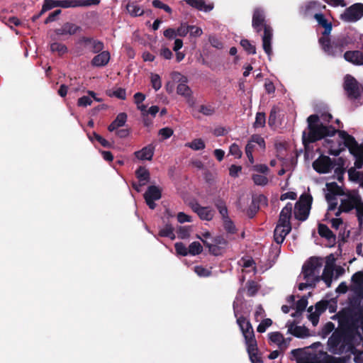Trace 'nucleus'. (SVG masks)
Here are the masks:
<instances>
[{"mask_svg": "<svg viewBox=\"0 0 363 363\" xmlns=\"http://www.w3.org/2000/svg\"><path fill=\"white\" fill-rule=\"evenodd\" d=\"M308 132L302 133V143L306 151L309 150V145L328 136H333L337 133L343 141L344 146L349 150L355 158L354 166L357 169L363 167V144H359L355 138L345 130H338L333 125H325L320 121L317 114H312L307 118Z\"/></svg>", "mask_w": 363, "mask_h": 363, "instance_id": "nucleus-1", "label": "nucleus"}, {"mask_svg": "<svg viewBox=\"0 0 363 363\" xmlns=\"http://www.w3.org/2000/svg\"><path fill=\"white\" fill-rule=\"evenodd\" d=\"M318 43L326 55L333 57H341L344 50L353 44L354 40L349 34H340L333 40L330 36L325 38H319Z\"/></svg>", "mask_w": 363, "mask_h": 363, "instance_id": "nucleus-2", "label": "nucleus"}, {"mask_svg": "<svg viewBox=\"0 0 363 363\" xmlns=\"http://www.w3.org/2000/svg\"><path fill=\"white\" fill-rule=\"evenodd\" d=\"M363 17V4L355 3L346 8L340 16V19L344 22H357Z\"/></svg>", "mask_w": 363, "mask_h": 363, "instance_id": "nucleus-3", "label": "nucleus"}, {"mask_svg": "<svg viewBox=\"0 0 363 363\" xmlns=\"http://www.w3.org/2000/svg\"><path fill=\"white\" fill-rule=\"evenodd\" d=\"M234 315L237 318V324L243 335L245 344L249 343L248 341H256L255 332L252 325L249 320L243 315L238 316V311L234 309Z\"/></svg>", "mask_w": 363, "mask_h": 363, "instance_id": "nucleus-4", "label": "nucleus"}, {"mask_svg": "<svg viewBox=\"0 0 363 363\" xmlns=\"http://www.w3.org/2000/svg\"><path fill=\"white\" fill-rule=\"evenodd\" d=\"M343 88L350 99L355 100L360 97V85L352 75L347 74L344 78Z\"/></svg>", "mask_w": 363, "mask_h": 363, "instance_id": "nucleus-5", "label": "nucleus"}, {"mask_svg": "<svg viewBox=\"0 0 363 363\" xmlns=\"http://www.w3.org/2000/svg\"><path fill=\"white\" fill-rule=\"evenodd\" d=\"M322 267V260L321 259L312 257H311L303 266L302 267V273L303 275V279L308 281L310 279L315 277V276L316 272Z\"/></svg>", "mask_w": 363, "mask_h": 363, "instance_id": "nucleus-6", "label": "nucleus"}, {"mask_svg": "<svg viewBox=\"0 0 363 363\" xmlns=\"http://www.w3.org/2000/svg\"><path fill=\"white\" fill-rule=\"evenodd\" d=\"M252 26L257 33H260L262 30L265 32L267 27H271V26L267 23L265 12L262 8L257 7L254 9L252 13Z\"/></svg>", "mask_w": 363, "mask_h": 363, "instance_id": "nucleus-7", "label": "nucleus"}, {"mask_svg": "<svg viewBox=\"0 0 363 363\" xmlns=\"http://www.w3.org/2000/svg\"><path fill=\"white\" fill-rule=\"evenodd\" d=\"M315 171L319 174H326L334 169L333 160L325 155H320L312 164Z\"/></svg>", "mask_w": 363, "mask_h": 363, "instance_id": "nucleus-8", "label": "nucleus"}, {"mask_svg": "<svg viewBox=\"0 0 363 363\" xmlns=\"http://www.w3.org/2000/svg\"><path fill=\"white\" fill-rule=\"evenodd\" d=\"M172 78L174 81L179 82L177 87V93L184 97L189 96L191 95L192 91L191 88L186 84L188 79L186 76L182 75L178 72H172L171 74Z\"/></svg>", "mask_w": 363, "mask_h": 363, "instance_id": "nucleus-9", "label": "nucleus"}, {"mask_svg": "<svg viewBox=\"0 0 363 363\" xmlns=\"http://www.w3.org/2000/svg\"><path fill=\"white\" fill-rule=\"evenodd\" d=\"M345 196L347 199H341L340 208L343 213H350L352 210L356 209L361 196L357 191L351 193L348 192Z\"/></svg>", "mask_w": 363, "mask_h": 363, "instance_id": "nucleus-10", "label": "nucleus"}, {"mask_svg": "<svg viewBox=\"0 0 363 363\" xmlns=\"http://www.w3.org/2000/svg\"><path fill=\"white\" fill-rule=\"evenodd\" d=\"M313 18L317 21L318 26L324 28V30L322 32V36L320 38H325L330 36L333 30L332 23L328 21L325 15L320 12L314 13Z\"/></svg>", "mask_w": 363, "mask_h": 363, "instance_id": "nucleus-11", "label": "nucleus"}, {"mask_svg": "<svg viewBox=\"0 0 363 363\" xmlns=\"http://www.w3.org/2000/svg\"><path fill=\"white\" fill-rule=\"evenodd\" d=\"M292 203L289 202L286 204V206L281 209L279 220L277 225H279L280 226H291V218L292 215Z\"/></svg>", "mask_w": 363, "mask_h": 363, "instance_id": "nucleus-12", "label": "nucleus"}, {"mask_svg": "<svg viewBox=\"0 0 363 363\" xmlns=\"http://www.w3.org/2000/svg\"><path fill=\"white\" fill-rule=\"evenodd\" d=\"M326 186L329 191L325 194V199L328 202L335 201V196H345L346 194L342 188L335 182L327 183Z\"/></svg>", "mask_w": 363, "mask_h": 363, "instance_id": "nucleus-13", "label": "nucleus"}, {"mask_svg": "<svg viewBox=\"0 0 363 363\" xmlns=\"http://www.w3.org/2000/svg\"><path fill=\"white\" fill-rule=\"evenodd\" d=\"M249 343H246V350L249 355L250 359L252 363H263L262 357L259 356L257 341H248Z\"/></svg>", "mask_w": 363, "mask_h": 363, "instance_id": "nucleus-14", "label": "nucleus"}, {"mask_svg": "<svg viewBox=\"0 0 363 363\" xmlns=\"http://www.w3.org/2000/svg\"><path fill=\"white\" fill-rule=\"evenodd\" d=\"M82 30V27L71 22L65 23L61 28L55 30L57 35H73Z\"/></svg>", "mask_w": 363, "mask_h": 363, "instance_id": "nucleus-15", "label": "nucleus"}, {"mask_svg": "<svg viewBox=\"0 0 363 363\" xmlns=\"http://www.w3.org/2000/svg\"><path fill=\"white\" fill-rule=\"evenodd\" d=\"M191 209L196 213L201 220H211L213 218V211L210 207H203L198 203L192 204Z\"/></svg>", "mask_w": 363, "mask_h": 363, "instance_id": "nucleus-16", "label": "nucleus"}, {"mask_svg": "<svg viewBox=\"0 0 363 363\" xmlns=\"http://www.w3.org/2000/svg\"><path fill=\"white\" fill-rule=\"evenodd\" d=\"M344 59L355 65H363V52L359 50H348L343 54Z\"/></svg>", "mask_w": 363, "mask_h": 363, "instance_id": "nucleus-17", "label": "nucleus"}, {"mask_svg": "<svg viewBox=\"0 0 363 363\" xmlns=\"http://www.w3.org/2000/svg\"><path fill=\"white\" fill-rule=\"evenodd\" d=\"M292 227L289 226H280L279 225H277L274 230V240L277 244H281L284 240L286 236L291 231Z\"/></svg>", "mask_w": 363, "mask_h": 363, "instance_id": "nucleus-18", "label": "nucleus"}, {"mask_svg": "<svg viewBox=\"0 0 363 363\" xmlns=\"http://www.w3.org/2000/svg\"><path fill=\"white\" fill-rule=\"evenodd\" d=\"M111 58V55L108 51H101L95 55L91 61L93 67H104L106 66Z\"/></svg>", "mask_w": 363, "mask_h": 363, "instance_id": "nucleus-19", "label": "nucleus"}, {"mask_svg": "<svg viewBox=\"0 0 363 363\" xmlns=\"http://www.w3.org/2000/svg\"><path fill=\"white\" fill-rule=\"evenodd\" d=\"M273 36V30L272 27H267L265 32L262 36V47L263 50L269 56L272 53V40Z\"/></svg>", "mask_w": 363, "mask_h": 363, "instance_id": "nucleus-20", "label": "nucleus"}, {"mask_svg": "<svg viewBox=\"0 0 363 363\" xmlns=\"http://www.w3.org/2000/svg\"><path fill=\"white\" fill-rule=\"evenodd\" d=\"M155 147L150 144L144 147L142 150L135 152V157L140 160H152L154 155Z\"/></svg>", "mask_w": 363, "mask_h": 363, "instance_id": "nucleus-21", "label": "nucleus"}, {"mask_svg": "<svg viewBox=\"0 0 363 363\" xmlns=\"http://www.w3.org/2000/svg\"><path fill=\"white\" fill-rule=\"evenodd\" d=\"M325 8V6L323 5L321 3L317 1H311L306 4L303 15L305 16H313V11H320Z\"/></svg>", "mask_w": 363, "mask_h": 363, "instance_id": "nucleus-22", "label": "nucleus"}, {"mask_svg": "<svg viewBox=\"0 0 363 363\" xmlns=\"http://www.w3.org/2000/svg\"><path fill=\"white\" fill-rule=\"evenodd\" d=\"M288 333L298 338L309 336V330L306 327L294 325V324L289 326Z\"/></svg>", "mask_w": 363, "mask_h": 363, "instance_id": "nucleus-23", "label": "nucleus"}, {"mask_svg": "<svg viewBox=\"0 0 363 363\" xmlns=\"http://www.w3.org/2000/svg\"><path fill=\"white\" fill-rule=\"evenodd\" d=\"M318 233L321 238H325L329 242H335V235L326 225L319 223L318 226Z\"/></svg>", "mask_w": 363, "mask_h": 363, "instance_id": "nucleus-24", "label": "nucleus"}, {"mask_svg": "<svg viewBox=\"0 0 363 363\" xmlns=\"http://www.w3.org/2000/svg\"><path fill=\"white\" fill-rule=\"evenodd\" d=\"M127 117L125 113H120L118 114L116 118L108 126V130L113 132L116 130L118 128L123 126L127 121Z\"/></svg>", "mask_w": 363, "mask_h": 363, "instance_id": "nucleus-25", "label": "nucleus"}, {"mask_svg": "<svg viewBox=\"0 0 363 363\" xmlns=\"http://www.w3.org/2000/svg\"><path fill=\"white\" fill-rule=\"evenodd\" d=\"M333 264L327 262L324 267L323 274L321 276H319L320 277V280H323L328 287H330L331 285L333 276Z\"/></svg>", "mask_w": 363, "mask_h": 363, "instance_id": "nucleus-26", "label": "nucleus"}, {"mask_svg": "<svg viewBox=\"0 0 363 363\" xmlns=\"http://www.w3.org/2000/svg\"><path fill=\"white\" fill-rule=\"evenodd\" d=\"M136 178L141 184H146L150 180V174L149 170L143 166H140L135 172Z\"/></svg>", "mask_w": 363, "mask_h": 363, "instance_id": "nucleus-27", "label": "nucleus"}, {"mask_svg": "<svg viewBox=\"0 0 363 363\" xmlns=\"http://www.w3.org/2000/svg\"><path fill=\"white\" fill-rule=\"evenodd\" d=\"M186 2L188 5L199 11L208 12L213 9V5L206 4L204 0H186Z\"/></svg>", "mask_w": 363, "mask_h": 363, "instance_id": "nucleus-28", "label": "nucleus"}, {"mask_svg": "<svg viewBox=\"0 0 363 363\" xmlns=\"http://www.w3.org/2000/svg\"><path fill=\"white\" fill-rule=\"evenodd\" d=\"M89 96H83L78 99L77 106L80 107H86L92 103V98L96 101H101L100 99L96 97V94L93 91H88Z\"/></svg>", "mask_w": 363, "mask_h": 363, "instance_id": "nucleus-29", "label": "nucleus"}, {"mask_svg": "<svg viewBox=\"0 0 363 363\" xmlns=\"http://www.w3.org/2000/svg\"><path fill=\"white\" fill-rule=\"evenodd\" d=\"M162 197V191L158 186L152 185L148 186L146 192L144 194V198L154 200H159Z\"/></svg>", "mask_w": 363, "mask_h": 363, "instance_id": "nucleus-30", "label": "nucleus"}, {"mask_svg": "<svg viewBox=\"0 0 363 363\" xmlns=\"http://www.w3.org/2000/svg\"><path fill=\"white\" fill-rule=\"evenodd\" d=\"M295 218L297 220L304 221L308 218L311 209L305 206H298L296 203L295 204Z\"/></svg>", "mask_w": 363, "mask_h": 363, "instance_id": "nucleus-31", "label": "nucleus"}, {"mask_svg": "<svg viewBox=\"0 0 363 363\" xmlns=\"http://www.w3.org/2000/svg\"><path fill=\"white\" fill-rule=\"evenodd\" d=\"M158 236L162 238H169L171 240L175 239L174 228L170 223H167L164 227L160 230Z\"/></svg>", "mask_w": 363, "mask_h": 363, "instance_id": "nucleus-32", "label": "nucleus"}, {"mask_svg": "<svg viewBox=\"0 0 363 363\" xmlns=\"http://www.w3.org/2000/svg\"><path fill=\"white\" fill-rule=\"evenodd\" d=\"M128 13L133 17L140 16L145 14V11L135 3H128L126 6Z\"/></svg>", "mask_w": 363, "mask_h": 363, "instance_id": "nucleus-33", "label": "nucleus"}, {"mask_svg": "<svg viewBox=\"0 0 363 363\" xmlns=\"http://www.w3.org/2000/svg\"><path fill=\"white\" fill-rule=\"evenodd\" d=\"M199 239L201 240L204 246L208 248L209 253L214 256H219L222 255L223 247L220 246H218L214 244H211L206 240H203L201 238L198 236Z\"/></svg>", "mask_w": 363, "mask_h": 363, "instance_id": "nucleus-34", "label": "nucleus"}, {"mask_svg": "<svg viewBox=\"0 0 363 363\" xmlns=\"http://www.w3.org/2000/svg\"><path fill=\"white\" fill-rule=\"evenodd\" d=\"M355 166L350 167L347 170L349 180L353 182L360 183L362 177H363V172L356 170Z\"/></svg>", "mask_w": 363, "mask_h": 363, "instance_id": "nucleus-35", "label": "nucleus"}, {"mask_svg": "<svg viewBox=\"0 0 363 363\" xmlns=\"http://www.w3.org/2000/svg\"><path fill=\"white\" fill-rule=\"evenodd\" d=\"M89 139L93 142L94 140L98 141L104 147L111 148L112 145L102 136L96 133V132H93L91 134H88Z\"/></svg>", "mask_w": 363, "mask_h": 363, "instance_id": "nucleus-36", "label": "nucleus"}, {"mask_svg": "<svg viewBox=\"0 0 363 363\" xmlns=\"http://www.w3.org/2000/svg\"><path fill=\"white\" fill-rule=\"evenodd\" d=\"M313 197L311 194H303L299 200L296 203L298 206H305L309 209L311 208Z\"/></svg>", "mask_w": 363, "mask_h": 363, "instance_id": "nucleus-37", "label": "nucleus"}, {"mask_svg": "<svg viewBox=\"0 0 363 363\" xmlns=\"http://www.w3.org/2000/svg\"><path fill=\"white\" fill-rule=\"evenodd\" d=\"M269 339L271 342L281 347L285 342L283 335L279 332H273L269 333Z\"/></svg>", "mask_w": 363, "mask_h": 363, "instance_id": "nucleus-38", "label": "nucleus"}, {"mask_svg": "<svg viewBox=\"0 0 363 363\" xmlns=\"http://www.w3.org/2000/svg\"><path fill=\"white\" fill-rule=\"evenodd\" d=\"M355 333L352 329H347L342 333V342L345 345H351L354 340Z\"/></svg>", "mask_w": 363, "mask_h": 363, "instance_id": "nucleus-39", "label": "nucleus"}, {"mask_svg": "<svg viewBox=\"0 0 363 363\" xmlns=\"http://www.w3.org/2000/svg\"><path fill=\"white\" fill-rule=\"evenodd\" d=\"M185 145L194 150H201L206 147L203 140L201 138L194 139L191 143H187Z\"/></svg>", "mask_w": 363, "mask_h": 363, "instance_id": "nucleus-40", "label": "nucleus"}, {"mask_svg": "<svg viewBox=\"0 0 363 363\" xmlns=\"http://www.w3.org/2000/svg\"><path fill=\"white\" fill-rule=\"evenodd\" d=\"M50 50L53 52H57L61 56L67 52L68 50L65 45L55 42L50 44Z\"/></svg>", "mask_w": 363, "mask_h": 363, "instance_id": "nucleus-41", "label": "nucleus"}, {"mask_svg": "<svg viewBox=\"0 0 363 363\" xmlns=\"http://www.w3.org/2000/svg\"><path fill=\"white\" fill-rule=\"evenodd\" d=\"M60 7L64 9L82 7V0H60Z\"/></svg>", "mask_w": 363, "mask_h": 363, "instance_id": "nucleus-42", "label": "nucleus"}, {"mask_svg": "<svg viewBox=\"0 0 363 363\" xmlns=\"http://www.w3.org/2000/svg\"><path fill=\"white\" fill-rule=\"evenodd\" d=\"M188 250L189 255L195 256L202 252L203 247L199 242L194 241L189 245Z\"/></svg>", "mask_w": 363, "mask_h": 363, "instance_id": "nucleus-43", "label": "nucleus"}, {"mask_svg": "<svg viewBox=\"0 0 363 363\" xmlns=\"http://www.w3.org/2000/svg\"><path fill=\"white\" fill-rule=\"evenodd\" d=\"M215 206L221 215L223 220L229 217L227 206L223 200L218 199L215 203Z\"/></svg>", "mask_w": 363, "mask_h": 363, "instance_id": "nucleus-44", "label": "nucleus"}, {"mask_svg": "<svg viewBox=\"0 0 363 363\" xmlns=\"http://www.w3.org/2000/svg\"><path fill=\"white\" fill-rule=\"evenodd\" d=\"M266 123V116L264 112H258L256 114L255 121L253 123L255 128H262Z\"/></svg>", "mask_w": 363, "mask_h": 363, "instance_id": "nucleus-45", "label": "nucleus"}, {"mask_svg": "<svg viewBox=\"0 0 363 363\" xmlns=\"http://www.w3.org/2000/svg\"><path fill=\"white\" fill-rule=\"evenodd\" d=\"M223 220L225 230L229 234H235L237 229L233 220L229 217Z\"/></svg>", "mask_w": 363, "mask_h": 363, "instance_id": "nucleus-46", "label": "nucleus"}, {"mask_svg": "<svg viewBox=\"0 0 363 363\" xmlns=\"http://www.w3.org/2000/svg\"><path fill=\"white\" fill-rule=\"evenodd\" d=\"M106 93L109 96H115L121 100L126 99V91L123 88L120 87L114 91L108 90Z\"/></svg>", "mask_w": 363, "mask_h": 363, "instance_id": "nucleus-47", "label": "nucleus"}, {"mask_svg": "<svg viewBox=\"0 0 363 363\" xmlns=\"http://www.w3.org/2000/svg\"><path fill=\"white\" fill-rule=\"evenodd\" d=\"M240 45L243 49L250 55H255L256 53V48L255 45L251 44L250 40L247 39H242L240 40Z\"/></svg>", "mask_w": 363, "mask_h": 363, "instance_id": "nucleus-48", "label": "nucleus"}, {"mask_svg": "<svg viewBox=\"0 0 363 363\" xmlns=\"http://www.w3.org/2000/svg\"><path fill=\"white\" fill-rule=\"evenodd\" d=\"M259 290L258 286L255 281H248L247 282V295L250 297L255 296Z\"/></svg>", "mask_w": 363, "mask_h": 363, "instance_id": "nucleus-49", "label": "nucleus"}, {"mask_svg": "<svg viewBox=\"0 0 363 363\" xmlns=\"http://www.w3.org/2000/svg\"><path fill=\"white\" fill-rule=\"evenodd\" d=\"M320 281V277L319 276H317L315 277H313V280L310 279L306 283H300L298 284V288L300 291H303V290L307 289L308 287L314 288L315 286V284L317 282H319Z\"/></svg>", "mask_w": 363, "mask_h": 363, "instance_id": "nucleus-50", "label": "nucleus"}, {"mask_svg": "<svg viewBox=\"0 0 363 363\" xmlns=\"http://www.w3.org/2000/svg\"><path fill=\"white\" fill-rule=\"evenodd\" d=\"M90 46H91V51L93 53H99V52L103 51V50L104 48V43L101 40H96L94 38L93 39L92 43L90 44Z\"/></svg>", "mask_w": 363, "mask_h": 363, "instance_id": "nucleus-51", "label": "nucleus"}, {"mask_svg": "<svg viewBox=\"0 0 363 363\" xmlns=\"http://www.w3.org/2000/svg\"><path fill=\"white\" fill-rule=\"evenodd\" d=\"M252 179L254 183L258 186H265L268 184L269 179L266 176L261 174H253Z\"/></svg>", "mask_w": 363, "mask_h": 363, "instance_id": "nucleus-52", "label": "nucleus"}, {"mask_svg": "<svg viewBox=\"0 0 363 363\" xmlns=\"http://www.w3.org/2000/svg\"><path fill=\"white\" fill-rule=\"evenodd\" d=\"M308 300L306 296H302L296 303V310L297 313H302L306 308Z\"/></svg>", "mask_w": 363, "mask_h": 363, "instance_id": "nucleus-53", "label": "nucleus"}, {"mask_svg": "<svg viewBox=\"0 0 363 363\" xmlns=\"http://www.w3.org/2000/svg\"><path fill=\"white\" fill-rule=\"evenodd\" d=\"M355 210L358 223L359 225H362L363 222V200L362 197L360 198Z\"/></svg>", "mask_w": 363, "mask_h": 363, "instance_id": "nucleus-54", "label": "nucleus"}, {"mask_svg": "<svg viewBox=\"0 0 363 363\" xmlns=\"http://www.w3.org/2000/svg\"><path fill=\"white\" fill-rule=\"evenodd\" d=\"M151 84L152 88L157 91L159 90L162 86V82L161 78L159 74H151Z\"/></svg>", "mask_w": 363, "mask_h": 363, "instance_id": "nucleus-55", "label": "nucleus"}, {"mask_svg": "<svg viewBox=\"0 0 363 363\" xmlns=\"http://www.w3.org/2000/svg\"><path fill=\"white\" fill-rule=\"evenodd\" d=\"M174 248L177 253L182 256H186L189 255V250L183 242H176Z\"/></svg>", "mask_w": 363, "mask_h": 363, "instance_id": "nucleus-56", "label": "nucleus"}, {"mask_svg": "<svg viewBox=\"0 0 363 363\" xmlns=\"http://www.w3.org/2000/svg\"><path fill=\"white\" fill-rule=\"evenodd\" d=\"M195 273L201 277H208L211 275V271L202 266L194 267Z\"/></svg>", "mask_w": 363, "mask_h": 363, "instance_id": "nucleus-57", "label": "nucleus"}, {"mask_svg": "<svg viewBox=\"0 0 363 363\" xmlns=\"http://www.w3.org/2000/svg\"><path fill=\"white\" fill-rule=\"evenodd\" d=\"M152 4L155 8L163 9L168 13H172V9L167 4H164L160 0H153Z\"/></svg>", "mask_w": 363, "mask_h": 363, "instance_id": "nucleus-58", "label": "nucleus"}, {"mask_svg": "<svg viewBox=\"0 0 363 363\" xmlns=\"http://www.w3.org/2000/svg\"><path fill=\"white\" fill-rule=\"evenodd\" d=\"M272 320L270 318L264 319L257 326V330L258 333H263L266 331L267 328L271 326Z\"/></svg>", "mask_w": 363, "mask_h": 363, "instance_id": "nucleus-59", "label": "nucleus"}, {"mask_svg": "<svg viewBox=\"0 0 363 363\" xmlns=\"http://www.w3.org/2000/svg\"><path fill=\"white\" fill-rule=\"evenodd\" d=\"M178 237L180 239L188 238L190 235L189 226H180L177 230Z\"/></svg>", "mask_w": 363, "mask_h": 363, "instance_id": "nucleus-60", "label": "nucleus"}, {"mask_svg": "<svg viewBox=\"0 0 363 363\" xmlns=\"http://www.w3.org/2000/svg\"><path fill=\"white\" fill-rule=\"evenodd\" d=\"M176 30L177 36L185 37L189 31V25L186 23H181Z\"/></svg>", "mask_w": 363, "mask_h": 363, "instance_id": "nucleus-61", "label": "nucleus"}, {"mask_svg": "<svg viewBox=\"0 0 363 363\" xmlns=\"http://www.w3.org/2000/svg\"><path fill=\"white\" fill-rule=\"evenodd\" d=\"M248 143H251L252 144L253 143H257L261 148H265V141L264 138L261 137L259 135H252Z\"/></svg>", "mask_w": 363, "mask_h": 363, "instance_id": "nucleus-62", "label": "nucleus"}, {"mask_svg": "<svg viewBox=\"0 0 363 363\" xmlns=\"http://www.w3.org/2000/svg\"><path fill=\"white\" fill-rule=\"evenodd\" d=\"M62 11L60 9H57L53 12L50 13L48 16L45 19L44 23L48 24L50 23L56 21L58 18L59 15H60Z\"/></svg>", "mask_w": 363, "mask_h": 363, "instance_id": "nucleus-63", "label": "nucleus"}, {"mask_svg": "<svg viewBox=\"0 0 363 363\" xmlns=\"http://www.w3.org/2000/svg\"><path fill=\"white\" fill-rule=\"evenodd\" d=\"M229 152L232 155L235 156L236 158H240L242 157V152L240 149V147L236 143H233L229 148Z\"/></svg>", "mask_w": 363, "mask_h": 363, "instance_id": "nucleus-64", "label": "nucleus"}]
</instances>
